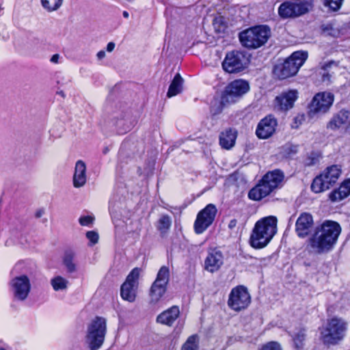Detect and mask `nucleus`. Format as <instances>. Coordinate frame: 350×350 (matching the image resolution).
I'll list each match as a JSON object with an SVG mask.
<instances>
[{"instance_id": "nucleus-1", "label": "nucleus", "mask_w": 350, "mask_h": 350, "mask_svg": "<svg viewBox=\"0 0 350 350\" xmlns=\"http://www.w3.org/2000/svg\"><path fill=\"white\" fill-rule=\"evenodd\" d=\"M341 232L340 224L334 221L325 220L317 226L308 240L310 251L316 254L327 253L336 244Z\"/></svg>"}, {"instance_id": "nucleus-2", "label": "nucleus", "mask_w": 350, "mask_h": 350, "mask_svg": "<svg viewBox=\"0 0 350 350\" xmlns=\"http://www.w3.org/2000/svg\"><path fill=\"white\" fill-rule=\"evenodd\" d=\"M284 173L275 170L268 172L265 174L259 183L248 193V197L253 200H260L270 195L283 185Z\"/></svg>"}, {"instance_id": "nucleus-3", "label": "nucleus", "mask_w": 350, "mask_h": 350, "mask_svg": "<svg viewBox=\"0 0 350 350\" xmlns=\"http://www.w3.org/2000/svg\"><path fill=\"white\" fill-rule=\"evenodd\" d=\"M277 232V218L269 216L258 221L250 236V245L254 248L265 247Z\"/></svg>"}, {"instance_id": "nucleus-4", "label": "nucleus", "mask_w": 350, "mask_h": 350, "mask_svg": "<svg viewBox=\"0 0 350 350\" xmlns=\"http://www.w3.org/2000/svg\"><path fill=\"white\" fill-rule=\"evenodd\" d=\"M347 323L340 318L334 317L327 321L321 332V339L325 345H336L343 340Z\"/></svg>"}, {"instance_id": "nucleus-5", "label": "nucleus", "mask_w": 350, "mask_h": 350, "mask_svg": "<svg viewBox=\"0 0 350 350\" xmlns=\"http://www.w3.org/2000/svg\"><path fill=\"white\" fill-rule=\"evenodd\" d=\"M270 36V29L266 25H260L241 32L239 40L245 47L257 49L265 44Z\"/></svg>"}, {"instance_id": "nucleus-6", "label": "nucleus", "mask_w": 350, "mask_h": 350, "mask_svg": "<svg viewBox=\"0 0 350 350\" xmlns=\"http://www.w3.org/2000/svg\"><path fill=\"white\" fill-rule=\"evenodd\" d=\"M307 57L306 52H294L282 64H278L274 67L273 73L280 79L291 77L298 72Z\"/></svg>"}, {"instance_id": "nucleus-7", "label": "nucleus", "mask_w": 350, "mask_h": 350, "mask_svg": "<svg viewBox=\"0 0 350 350\" xmlns=\"http://www.w3.org/2000/svg\"><path fill=\"white\" fill-rule=\"evenodd\" d=\"M341 173L342 170L338 165L327 167L313 180L311 185L312 191L319 193L330 189L336 183Z\"/></svg>"}, {"instance_id": "nucleus-8", "label": "nucleus", "mask_w": 350, "mask_h": 350, "mask_svg": "<svg viewBox=\"0 0 350 350\" xmlns=\"http://www.w3.org/2000/svg\"><path fill=\"white\" fill-rule=\"evenodd\" d=\"M107 332L105 319L96 317L88 327L86 340L90 350H98L103 344Z\"/></svg>"}, {"instance_id": "nucleus-9", "label": "nucleus", "mask_w": 350, "mask_h": 350, "mask_svg": "<svg viewBox=\"0 0 350 350\" xmlns=\"http://www.w3.org/2000/svg\"><path fill=\"white\" fill-rule=\"evenodd\" d=\"M250 89L249 84L247 81L238 79L229 83L221 96V103L230 104L235 103L243 94H245Z\"/></svg>"}, {"instance_id": "nucleus-10", "label": "nucleus", "mask_w": 350, "mask_h": 350, "mask_svg": "<svg viewBox=\"0 0 350 350\" xmlns=\"http://www.w3.org/2000/svg\"><path fill=\"white\" fill-rule=\"evenodd\" d=\"M251 302V297L247 288L238 286L233 288L228 296V306L234 311L245 309Z\"/></svg>"}, {"instance_id": "nucleus-11", "label": "nucleus", "mask_w": 350, "mask_h": 350, "mask_svg": "<svg viewBox=\"0 0 350 350\" xmlns=\"http://www.w3.org/2000/svg\"><path fill=\"white\" fill-rule=\"evenodd\" d=\"M170 279V270L166 266H163L159 270L157 278L151 286L150 296L151 302L157 303L166 291V286Z\"/></svg>"}, {"instance_id": "nucleus-12", "label": "nucleus", "mask_w": 350, "mask_h": 350, "mask_svg": "<svg viewBox=\"0 0 350 350\" xmlns=\"http://www.w3.org/2000/svg\"><path fill=\"white\" fill-rule=\"evenodd\" d=\"M217 211L216 206L209 204L198 213L194 223V230L197 234L202 233L213 224Z\"/></svg>"}, {"instance_id": "nucleus-13", "label": "nucleus", "mask_w": 350, "mask_h": 350, "mask_svg": "<svg viewBox=\"0 0 350 350\" xmlns=\"http://www.w3.org/2000/svg\"><path fill=\"white\" fill-rule=\"evenodd\" d=\"M334 100V96L331 92H323L317 94L310 103V114L325 113L332 105Z\"/></svg>"}, {"instance_id": "nucleus-14", "label": "nucleus", "mask_w": 350, "mask_h": 350, "mask_svg": "<svg viewBox=\"0 0 350 350\" xmlns=\"http://www.w3.org/2000/svg\"><path fill=\"white\" fill-rule=\"evenodd\" d=\"M11 289L14 299L25 301L31 290V283L29 278L25 275H21L14 278L10 282Z\"/></svg>"}, {"instance_id": "nucleus-15", "label": "nucleus", "mask_w": 350, "mask_h": 350, "mask_svg": "<svg viewBox=\"0 0 350 350\" xmlns=\"http://www.w3.org/2000/svg\"><path fill=\"white\" fill-rule=\"evenodd\" d=\"M140 269L134 268L128 275L126 281L121 286L120 295L123 299L130 302L135 299V288L138 284Z\"/></svg>"}, {"instance_id": "nucleus-16", "label": "nucleus", "mask_w": 350, "mask_h": 350, "mask_svg": "<svg viewBox=\"0 0 350 350\" xmlns=\"http://www.w3.org/2000/svg\"><path fill=\"white\" fill-rule=\"evenodd\" d=\"M245 65V56L239 51L228 53L222 63L224 70L229 73L239 72L244 69Z\"/></svg>"}, {"instance_id": "nucleus-17", "label": "nucleus", "mask_w": 350, "mask_h": 350, "mask_svg": "<svg viewBox=\"0 0 350 350\" xmlns=\"http://www.w3.org/2000/svg\"><path fill=\"white\" fill-rule=\"evenodd\" d=\"M308 12V5L305 1L299 3L285 1L278 8V14L283 18L297 17Z\"/></svg>"}, {"instance_id": "nucleus-18", "label": "nucleus", "mask_w": 350, "mask_h": 350, "mask_svg": "<svg viewBox=\"0 0 350 350\" xmlns=\"http://www.w3.org/2000/svg\"><path fill=\"white\" fill-rule=\"evenodd\" d=\"M297 94L296 90H292L282 92L274 100V109L281 111H286L291 109L297 98Z\"/></svg>"}, {"instance_id": "nucleus-19", "label": "nucleus", "mask_w": 350, "mask_h": 350, "mask_svg": "<svg viewBox=\"0 0 350 350\" xmlns=\"http://www.w3.org/2000/svg\"><path fill=\"white\" fill-rule=\"evenodd\" d=\"M277 125V120L273 116H266L258 123L256 134L260 139H267L275 133Z\"/></svg>"}, {"instance_id": "nucleus-20", "label": "nucleus", "mask_w": 350, "mask_h": 350, "mask_svg": "<svg viewBox=\"0 0 350 350\" xmlns=\"http://www.w3.org/2000/svg\"><path fill=\"white\" fill-rule=\"evenodd\" d=\"M312 216L307 213H301L297 219L295 224V231L298 237H306L311 231L313 226Z\"/></svg>"}, {"instance_id": "nucleus-21", "label": "nucleus", "mask_w": 350, "mask_h": 350, "mask_svg": "<svg viewBox=\"0 0 350 350\" xmlns=\"http://www.w3.org/2000/svg\"><path fill=\"white\" fill-rule=\"evenodd\" d=\"M224 262V256L221 251L213 249L208 252L204 260V268L208 271L213 273L217 271Z\"/></svg>"}, {"instance_id": "nucleus-22", "label": "nucleus", "mask_w": 350, "mask_h": 350, "mask_svg": "<svg viewBox=\"0 0 350 350\" xmlns=\"http://www.w3.org/2000/svg\"><path fill=\"white\" fill-rule=\"evenodd\" d=\"M86 180V165L83 161L79 160L75 163L73 185L76 188L81 187L85 184Z\"/></svg>"}, {"instance_id": "nucleus-23", "label": "nucleus", "mask_w": 350, "mask_h": 350, "mask_svg": "<svg viewBox=\"0 0 350 350\" xmlns=\"http://www.w3.org/2000/svg\"><path fill=\"white\" fill-rule=\"evenodd\" d=\"M350 195V178L345 180L338 189L329 194V199L333 202H339Z\"/></svg>"}, {"instance_id": "nucleus-24", "label": "nucleus", "mask_w": 350, "mask_h": 350, "mask_svg": "<svg viewBox=\"0 0 350 350\" xmlns=\"http://www.w3.org/2000/svg\"><path fill=\"white\" fill-rule=\"evenodd\" d=\"M180 310L178 306H174L163 311L157 318V322L171 326L178 317Z\"/></svg>"}, {"instance_id": "nucleus-25", "label": "nucleus", "mask_w": 350, "mask_h": 350, "mask_svg": "<svg viewBox=\"0 0 350 350\" xmlns=\"http://www.w3.org/2000/svg\"><path fill=\"white\" fill-rule=\"evenodd\" d=\"M236 139V131L230 129L221 133L219 136V144L223 148L229 150L234 146Z\"/></svg>"}, {"instance_id": "nucleus-26", "label": "nucleus", "mask_w": 350, "mask_h": 350, "mask_svg": "<svg viewBox=\"0 0 350 350\" xmlns=\"http://www.w3.org/2000/svg\"><path fill=\"white\" fill-rule=\"evenodd\" d=\"M321 69L324 70L322 75V80L323 82L330 83L332 75L340 70L338 62L335 61H329L323 64Z\"/></svg>"}, {"instance_id": "nucleus-27", "label": "nucleus", "mask_w": 350, "mask_h": 350, "mask_svg": "<svg viewBox=\"0 0 350 350\" xmlns=\"http://www.w3.org/2000/svg\"><path fill=\"white\" fill-rule=\"evenodd\" d=\"M343 126L347 129L345 113L344 109H342L329 120L327 124V128L332 131H336Z\"/></svg>"}, {"instance_id": "nucleus-28", "label": "nucleus", "mask_w": 350, "mask_h": 350, "mask_svg": "<svg viewBox=\"0 0 350 350\" xmlns=\"http://www.w3.org/2000/svg\"><path fill=\"white\" fill-rule=\"evenodd\" d=\"M183 79L180 74L177 73L170 85L167 96L170 98L182 92Z\"/></svg>"}, {"instance_id": "nucleus-29", "label": "nucleus", "mask_w": 350, "mask_h": 350, "mask_svg": "<svg viewBox=\"0 0 350 350\" xmlns=\"http://www.w3.org/2000/svg\"><path fill=\"white\" fill-rule=\"evenodd\" d=\"M294 345L296 349H301L304 346V341L306 338V329L305 327H300L291 335Z\"/></svg>"}, {"instance_id": "nucleus-30", "label": "nucleus", "mask_w": 350, "mask_h": 350, "mask_svg": "<svg viewBox=\"0 0 350 350\" xmlns=\"http://www.w3.org/2000/svg\"><path fill=\"white\" fill-rule=\"evenodd\" d=\"M75 258V253L72 250H68L64 254L63 263L68 273H72L77 271V265L74 262Z\"/></svg>"}, {"instance_id": "nucleus-31", "label": "nucleus", "mask_w": 350, "mask_h": 350, "mask_svg": "<svg viewBox=\"0 0 350 350\" xmlns=\"http://www.w3.org/2000/svg\"><path fill=\"white\" fill-rule=\"evenodd\" d=\"M172 219L167 215H161L157 221V228L162 235L165 234L170 228Z\"/></svg>"}, {"instance_id": "nucleus-32", "label": "nucleus", "mask_w": 350, "mask_h": 350, "mask_svg": "<svg viewBox=\"0 0 350 350\" xmlns=\"http://www.w3.org/2000/svg\"><path fill=\"white\" fill-rule=\"evenodd\" d=\"M124 118V116L121 114L120 116H113L111 118L113 125L117 127L118 132L120 133L130 130V126L125 125Z\"/></svg>"}, {"instance_id": "nucleus-33", "label": "nucleus", "mask_w": 350, "mask_h": 350, "mask_svg": "<svg viewBox=\"0 0 350 350\" xmlns=\"http://www.w3.org/2000/svg\"><path fill=\"white\" fill-rule=\"evenodd\" d=\"M64 0H41L42 7L48 12L57 10L62 5Z\"/></svg>"}, {"instance_id": "nucleus-34", "label": "nucleus", "mask_w": 350, "mask_h": 350, "mask_svg": "<svg viewBox=\"0 0 350 350\" xmlns=\"http://www.w3.org/2000/svg\"><path fill=\"white\" fill-rule=\"evenodd\" d=\"M51 284L55 291L67 288L68 281L62 276H56L51 280Z\"/></svg>"}, {"instance_id": "nucleus-35", "label": "nucleus", "mask_w": 350, "mask_h": 350, "mask_svg": "<svg viewBox=\"0 0 350 350\" xmlns=\"http://www.w3.org/2000/svg\"><path fill=\"white\" fill-rule=\"evenodd\" d=\"M198 348L197 336L192 335L187 338L181 350H198Z\"/></svg>"}, {"instance_id": "nucleus-36", "label": "nucleus", "mask_w": 350, "mask_h": 350, "mask_svg": "<svg viewBox=\"0 0 350 350\" xmlns=\"http://www.w3.org/2000/svg\"><path fill=\"white\" fill-rule=\"evenodd\" d=\"M344 0H324L323 5L329 10L336 12L340 9Z\"/></svg>"}, {"instance_id": "nucleus-37", "label": "nucleus", "mask_w": 350, "mask_h": 350, "mask_svg": "<svg viewBox=\"0 0 350 350\" xmlns=\"http://www.w3.org/2000/svg\"><path fill=\"white\" fill-rule=\"evenodd\" d=\"M213 25L216 31L224 32L226 28L225 18L221 16L215 17L213 20Z\"/></svg>"}, {"instance_id": "nucleus-38", "label": "nucleus", "mask_w": 350, "mask_h": 350, "mask_svg": "<svg viewBox=\"0 0 350 350\" xmlns=\"http://www.w3.org/2000/svg\"><path fill=\"white\" fill-rule=\"evenodd\" d=\"M259 350H282V349L279 342L271 341L263 345Z\"/></svg>"}, {"instance_id": "nucleus-39", "label": "nucleus", "mask_w": 350, "mask_h": 350, "mask_svg": "<svg viewBox=\"0 0 350 350\" xmlns=\"http://www.w3.org/2000/svg\"><path fill=\"white\" fill-rule=\"evenodd\" d=\"M94 221V217L93 216H81L79 219V224L83 226H90L92 225Z\"/></svg>"}, {"instance_id": "nucleus-40", "label": "nucleus", "mask_w": 350, "mask_h": 350, "mask_svg": "<svg viewBox=\"0 0 350 350\" xmlns=\"http://www.w3.org/2000/svg\"><path fill=\"white\" fill-rule=\"evenodd\" d=\"M86 237L90 241L91 245H94L98 243L99 236L98 234L95 231H88L86 232Z\"/></svg>"}, {"instance_id": "nucleus-41", "label": "nucleus", "mask_w": 350, "mask_h": 350, "mask_svg": "<svg viewBox=\"0 0 350 350\" xmlns=\"http://www.w3.org/2000/svg\"><path fill=\"white\" fill-rule=\"evenodd\" d=\"M319 161L318 157L315 153H311L305 160V164L311 166L317 164Z\"/></svg>"}, {"instance_id": "nucleus-42", "label": "nucleus", "mask_w": 350, "mask_h": 350, "mask_svg": "<svg viewBox=\"0 0 350 350\" xmlns=\"http://www.w3.org/2000/svg\"><path fill=\"white\" fill-rule=\"evenodd\" d=\"M347 120V129L350 128V110L344 109Z\"/></svg>"}, {"instance_id": "nucleus-43", "label": "nucleus", "mask_w": 350, "mask_h": 350, "mask_svg": "<svg viewBox=\"0 0 350 350\" xmlns=\"http://www.w3.org/2000/svg\"><path fill=\"white\" fill-rule=\"evenodd\" d=\"M116 44L113 42H110L107 45V51L108 52H112L115 49Z\"/></svg>"}, {"instance_id": "nucleus-44", "label": "nucleus", "mask_w": 350, "mask_h": 350, "mask_svg": "<svg viewBox=\"0 0 350 350\" xmlns=\"http://www.w3.org/2000/svg\"><path fill=\"white\" fill-rule=\"evenodd\" d=\"M60 56L59 54H54L51 57V62L52 63H54V64H57L58 62H59V59Z\"/></svg>"}, {"instance_id": "nucleus-45", "label": "nucleus", "mask_w": 350, "mask_h": 350, "mask_svg": "<svg viewBox=\"0 0 350 350\" xmlns=\"http://www.w3.org/2000/svg\"><path fill=\"white\" fill-rule=\"evenodd\" d=\"M106 55V53H105V51H100L97 53L96 54V57L98 58V59L100 60L102 59H103Z\"/></svg>"}, {"instance_id": "nucleus-46", "label": "nucleus", "mask_w": 350, "mask_h": 350, "mask_svg": "<svg viewBox=\"0 0 350 350\" xmlns=\"http://www.w3.org/2000/svg\"><path fill=\"white\" fill-rule=\"evenodd\" d=\"M237 224V221L236 219H232L230 221L229 224H228V228H230V229H232L234 228L236 225Z\"/></svg>"}, {"instance_id": "nucleus-47", "label": "nucleus", "mask_w": 350, "mask_h": 350, "mask_svg": "<svg viewBox=\"0 0 350 350\" xmlns=\"http://www.w3.org/2000/svg\"><path fill=\"white\" fill-rule=\"evenodd\" d=\"M44 214V211L43 210H38L36 213V217L37 218H40Z\"/></svg>"}, {"instance_id": "nucleus-48", "label": "nucleus", "mask_w": 350, "mask_h": 350, "mask_svg": "<svg viewBox=\"0 0 350 350\" xmlns=\"http://www.w3.org/2000/svg\"><path fill=\"white\" fill-rule=\"evenodd\" d=\"M122 15L124 18H128L129 16V14L127 11H124Z\"/></svg>"}, {"instance_id": "nucleus-49", "label": "nucleus", "mask_w": 350, "mask_h": 350, "mask_svg": "<svg viewBox=\"0 0 350 350\" xmlns=\"http://www.w3.org/2000/svg\"><path fill=\"white\" fill-rule=\"evenodd\" d=\"M60 95L64 96V93L62 92H59Z\"/></svg>"}, {"instance_id": "nucleus-50", "label": "nucleus", "mask_w": 350, "mask_h": 350, "mask_svg": "<svg viewBox=\"0 0 350 350\" xmlns=\"http://www.w3.org/2000/svg\"><path fill=\"white\" fill-rule=\"evenodd\" d=\"M0 350H5V349L3 347H0Z\"/></svg>"}]
</instances>
